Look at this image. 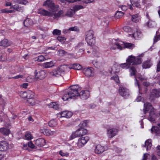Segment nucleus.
<instances>
[{
  "label": "nucleus",
  "instance_id": "nucleus-1",
  "mask_svg": "<svg viewBox=\"0 0 160 160\" xmlns=\"http://www.w3.org/2000/svg\"><path fill=\"white\" fill-rule=\"evenodd\" d=\"M150 110V111L148 119L151 122L155 123L156 118L158 117L160 122V113H158L156 109L153 108L150 103L148 102L145 103L143 109L144 113H146L147 112Z\"/></svg>",
  "mask_w": 160,
  "mask_h": 160
},
{
  "label": "nucleus",
  "instance_id": "nucleus-2",
  "mask_svg": "<svg viewBox=\"0 0 160 160\" xmlns=\"http://www.w3.org/2000/svg\"><path fill=\"white\" fill-rule=\"evenodd\" d=\"M135 47V45L133 44L119 41L113 42L110 47V49L113 50L117 49L119 50H122L125 48L132 49Z\"/></svg>",
  "mask_w": 160,
  "mask_h": 160
},
{
  "label": "nucleus",
  "instance_id": "nucleus-3",
  "mask_svg": "<svg viewBox=\"0 0 160 160\" xmlns=\"http://www.w3.org/2000/svg\"><path fill=\"white\" fill-rule=\"evenodd\" d=\"M142 57V54L139 55L136 57L132 55L129 56L126 59V62L130 66L140 64L142 62V59L141 58Z\"/></svg>",
  "mask_w": 160,
  "mask_h": 160
},
{
  "label": "nucleus",
  "instance_id": "nucleus-4",
  "mask_svg": "<svg viewBox=\"0 0 160 160\" xmlns=\"http://www.w3.org/2000/svg\"><path fill=\"white\" fill-rule=\"evenodd\" d=\"M68 68L67 65H64L60 66L57 69L54 70L50 73L51 76L58 77L63 75L65 72L67 71Z\"/></svg>",
  "mask_w": 160,
  "mask_h": 160
},
{
  "label": "nucleus",
  "instance_id": "nucleus-5",
  "mask_svg": "<svg viewBox=\"0 0 160 160\" xmlns=\"http://www.w3.org/2000/svg\"><path fill=\"white\" fill-rule=\"evenodd\" d=\"M87 133L88 131L86 129L80 128L72 133L69 137V139L72 140L76 138L82 137L86 134Z\"/></svg>",
  "mask_w": 160,
  "mask_h": 160
},
{
  "label": "nucleus",
  "instance_id": "nucleus-6",
  "mask_svg": "<svg viewBox=\"0 0 160 160\" xmlns=\"http://www.w3.org/2000/svg\"><path fill=\"white\" fill-rule=\"evenodd\" d=\"M43 6L53 12L57 11L59 8L58 5H55L53 0H47L43 4Z\"/></svg>",
  "mask_w": 160,
  "mask_h": 160
},
{
  "label": "nucleus",
  "instance_id": "nucleus-7",
  "mask_svg": "<svg viewBox=\"0 0 160 160\" xmlns=\"http://www.w3.org/2000/svg\"><path fill=\"white\" fill-rule=\"evenodd\" d=\"M85 39L88 44L90 45L95 43V38L94 36V32L92 30H89L86 32Z\"/></svg>",
  "mask_w": 160,
  "mask_h": 160
},
{
  "label": "nucleus",
  "instance_id": "nucleus-8",
  "mask_svg": "<svg viewBox=\"0 0 160 160\" xmlns=\"http://www.w3.org/2000/svg\"><path fill=\"white\" fill-rule=\"evenodd\" d=\"M80 90L79 86L78 85H73L71 86L69 90V93L72 97L79 96V91Z\"/></svg>",
  "mask_w": 160,
  "mask_h": 160
},
{
  "label": "nucleus",
  "instance_id": "nucleus-9",
  "mask_svg": "<svg viewBox=\"0 0 160 160\" xmlns=\"http://www.w3.org/2000/svg\"><path fill=\"white\" fill-rule=\"evenodd\" d=\"M89 139V137L87 136L82 137L79 138L76 143V147L78 148L83 147L86 144Z\"/></svg>",
  "mask_w": 160,
  "mask_h": 160
},
{
  "label": "nucleus",
  "instance_id": "nucleus-10",
  "mask_svg": "<svg viewBox=\"0 0 160 160\" xmlns=\"http://www.w3.org/2000/svg\"><path fill=\"white\" fill-rule=\"evenodd\" d=\"M146 2V0H130L131 4L133 6L140 8H142Z\"/></svg>",
  "mask_w": 160,
  "mask_h": 160
},
{
  "label": "nucleus",
  "instance_id": "nucleus-11",
  "mask_svg": "<svg viewBox=\"0 0 160 160\" xmlns=\"http://www.w3.org/2000/svg\"><path fill=\"white\" fill-rule=\"evenodd\" d=\"M83 72L87 77H92L94 76V72L93 68L91 67L85 68L83 70Z\"/></svg>",
  "mask_w": 160,
  "mask_h": 160
},
{
  "label": "nucleus",
  "instance_id": "nucleus-12",
  "mask_svg": "<svg viewBox=\"0 0 160 160\" xmlns=\"http://www.w3.org/2000/svg\"><path fill=\"white\" fill-rule=\"evenodd\" d=\"M118 129L112 128L108 129L107 132V136L108 138H112L117 135L118 132Z\"/></svg>",
  "mask_w": 160,
  "mask_h": 160
},
{
  "label": "nucleus",
  "instance_id": "nucleus-13",
  "mask_svg": "<svg viewBox=\"0 0 160 160\" xmlns=\"http://www.w3.org/2000/svg\"><path fill=\"white\" fill-rule=\"evenodd\" d=\"M107 149L106 147L103 146L101 144H98L96 146L95 149V152L97 154H100Z\"/></svg>",
  "mask_w": 160,
  "mask_h": 160
},
{
  "label": "nucleus",
  "instance_id": "nucleus-14",
  "mask_svg": "<svg viewBox=\"0 0 160 160\" xmlns=\"http://www.w3.org/2000/svg\"><path fill=\"white\" fill-rule=\"evenodd\" d=\"M119 92L120 95L123 97H128L129 95L128 90L123 87H119Z\"/></svg>",
  "mask_w": 160,
  "mask_h": 160
},
{
  "label": "nucleus",
  "instance_id": "nucleus-15",
  "mask_svg": "<svg viewBox=\"0 0 160 160\" xmlns=\"http://www.w3.org/2000/svg\"><path fill=\"white\" fill-rule=\"evenodd\" d=\"M38 13L45 16L53 17V14L50 11L43 9H40L38 11Z\"/></svg>",
  "mask_w": 160,
  "mask_h": 160
},
{
  "label": "nucleus",
  "instance_id": "nucleus-16",
  "mask_svg": "<svg viewBox=\"0 0 160 160\" xmlns=\"http://www.w3.org/2000/svg\"><path fill=\"white\" fill-rule=\"evenodd\" d=\"M79 96L81 99H86L89 97L90 92L88 90L82 91L79 93Z\"/></svg>",
  "mask_w": 160,
  "mask_h": 160
},
{
  "label": "nucleus",
  "instance_id": "nucleus-17",
  "mask_svg": "<svg viewBox=\"0 0 160 160\" xmlns=\"http://www.w3.org/2000/svg\"><path fill=\"white\" fill-rule=\"evenodd\" d=\"M35 76L37 78L42 79H44L46 76V72L44 71H41L38 72H35Z\"/></svg>",
  "mask_w": 160,
  "mask_h": 160
},
{
  "label": "nucleus",
  "instance_id": "nucleus-18",
  "mask_svg": "<svg viewBox=\"0 0 160 160\" xmlns=\"http://www.w3.org/2000/svg\"><path fill=\"white\" fill-rule=\"evenodd\" d=\"M41 132L46 136H52L56 134L55 131H52L47 128H43L40 130Z\"/></svg>",
  "mask_w": 160,
  "mask_h": 160
},
{
  "label": "nucleus",
  "instance_id": "nucleus-19",
  "mask_svg": "<svg viewBox=\"0 0 160 160\" xmlns=\"http://www.w3.org/2000/svg\"><path fill=\"white\" fill-rule=\"evenodd\" d=\"M9 145L8 143L6 141L0 142V151H6L8 149Z\"/></svg>",
  "mask_w": 160,
  "mask_h": 160
},
{
  "label": "nucleus",
  "instance_id": "nucleus-20",
  "mask_svg": "<svg viewBox=\"0 0 160 160\" xmlns=\"http://www.w3.org/2000/svg\"><path fill=\"white\" fill-rule=\"evenodd\" d=\"M160 96V90L153 89L152 90L150 97L151 99L154 98H157Z\"/></svg>",
  "mask_w": 160,
  "mask_h": 160
},
{
  "label": "nucleus",
  "instance_id": "nucleus-21",
  "mask_svg": "<svg viewBox=\"0 0 160 160\" xmlns=\"http://www.w3.org/2000/svg\"><path fill=\"white\" fill-rule=\"evenodd\" d=\"M152 133H154L157 135H160V123H158L157 126H154L151 129Z\"/></svg>",
  "mask_w": 160,
  "mask_h": 160
},
{
  "label": "nucleus",
  "instance_id": "nucleus-22",
  "mask_svg": "<svg viewBox=\"0 0 160 160\" xmlns=\"http://www.w3.org/2000/svg\"><path fill=\"white\" fill-rule=\"evenodd\" d=\"M128 35L130 37H133L136 39H138L142 36L141 31L137 29L135 30L134 33L132 34H129Z\"/></svg>",
  "mask_w": 160,
  "mask_h": 160
},
{
  "label": "nucleus",
  "instance_id": "nucleus-23",
  "mask_svg": "<svg viewBox=\"0 0 160 160\" xmlns=\"http://www.w3.org/2000/svg\"><path fill=\"white\" fill-rule=\"evenodd\" d=\"M67 66L68 68V69H67V71H69L70 69H74L77 70H80L82 68V66L78 63L73 64L70 66L67 65Z\"/></svg>",
  "mask_w": 160,
  "mask_h": 160
},
{
  "label": "nucleus",
  "instance_id": "nucleus-24",
  "mask_svg": "<svg viewBox=\"0 0 160 160\" xmlns=\"http://www.w3.org/2000/svg\"><path fill=\"white\" fill-rule=\"evenodd\" d=\"M35 143L36 145L41 147L45 144V141L42 138H40L35 141Z\"/></svg>",
  "mask_w": 160,
  "mask_h": 160
},
{
  "label": "nucleus",
  "instance_id": "nucleus-25",
  "mask_svg": "<svg viewBox=\"0 0 160 160\" xmlns=\"http://www.w3.org/2000/svg\"><path fill=\"white\" fill-rule=\"evenodd\" d=\"M54 61H52L50 62H44L42 64V66L45 68H49L53 67L55 64Z\"/></svg>",
  "mask_w": 160,
  "mask_h": 160
},
{
  "label": "nucleus",
  "instance_id": "nucleus-26",
  "mask_svg": "<svg viewBox=\"0 0 160 160\" xmlns=\"http://www.w3.org/2000/svg\"><path fill=\"white\" fill-rule=\"evenodd\" d=\"M11 43L8 39H4L0 41V46L7 47L10 46Z\"/></svg>",
  "mask_w": 160,
  "mask_h": 160
},
{
  "label": "nucleus",
  "instance_id": "nucleus-27",
  "mask_svg": "<svg viewBox=\"0 0 160 160\" xmlns=\"http://www.w3.org/2000/svg\"><path fill=\"white\" fill-rule=\"evenodd\" d=\"M152 140L150 139H148L145 141V146L146 147L147 151L150 149L152 146Z\"/></svg>",
  "mask_w": 160,
  "mask_h": 160
},
{
  "label": "nucleus",
  "instance_id": "nucleus-28",
  "mask_svg": "<svg viewBox=\"0 0 160 160\" xmlns=\"http://www.w3.org/2000/svg\"><path fill=\"white\" fill-rule=\"evenodd\" d=\"M152 65V63L150 62V60H148L144 62L142 65L143 68H150Z\"/></svg>",
  "mask_w": 160,
  "mask_h": 160
},
{
  "label": "nucleus",
  "instance_id": "nucleus-29",
  "mask_svg": "<svg viewBox=\"0 0 160 160\" xmlns=\"http://www.w3.org/2000/svg\"><path fill=\"white\" fill-rule=\"evenodd\" d=\"M145 25L150 28H153L156 27V24L154 21L149 20Z\"/></svg>",
  "mask_w": 160,
  "mask_h": 160
},
{
  "label": "nucleus",
  "instance_id": "nucleus-30",
  "mask_svg": "<svg viewBox=\"0 0 160 160\" xmlns=\"http://www.w3.org/2000/svg\"><path fill=\"white\" fill-rule=\"evenodd\" d=\"M32 20L29 18H27L23 22L24 25L26 27H28L32 24Z\"/></svg>",
  "mask_w": 160,
  "mask_h": 160
},
{
  "label": "nucleus",
  "instance_id": "nucleus-31",
  "mask_svg": "<svg viewBox=\"0 0 160 160\" xmlns=\"http://www.w3.org/2000/svg\"><path fill=\"white\" fill-rule=\"evenodd\" d=\"M0 131L1 133L5 135H8L10 133L9 129L5 128H1Z\"/></svg>",
  "mask_w": 160,
  "mask_h": 160
},
{
  "label": "nucleus",
  "instance_id": "nucleus-32",
  "mask_svg": "<svg viewBox=\"0 0 160 160\" xmlns=\"http://www.w3.org/2000/svg\"><path fill=\"white\" fill-rule=\"evenodd\" d=\"M46 60V59L42 55L39 56H38L34 58V61L38 62H44Z\"/></svg>",
  "mask_w": 160,
  "mask_h": 160
},
{
  "label": "nucleus",
  "instance_id": "nucleus-33",
  "mask_svg": "<svg viewBox=\"0 0 160 160\" xmlns=\"http://www.w3.org/2000/svg\"><path fill=\"white\" fill-rule=\"evenodd\" d=\"M49 107L50 108H53L56 110L59 109V105L56 102H52L48 104Z\"/></svg>",
  "mask_w": 160,
  "mask_h": 160
},
{
  "label": "nucleus",
  "instance_id": "nucleus-34",
  "mask_svg": "<svg viewBox=\"0 0 160 160\" xmlns=\"http://www.w3.org/2000/svg\"><path fill=\"white\" fill-rule=\"evenodd\" d=\"M140 19L138 14H136L132 16V20L134 22H136L139 21Z\"/></svg>",
  "mask_w": 160,
  "mask_h": 160
},
{
  "label": "nucleus",
  "instance_id": "nucleus-35",
  "mask_svg": "<svg viewBox=\"0 0 160 160\" xmlns=\"http://www.w3.org/2000/svg\"><path fill=\"white\" fill-rule=\"evenodd\" d=\"M72 98L71 96L69 93L68 91L66 93L64 94L62 99L64 101H66L68 100L69 99H71Z\"/></svg>",
  "mask_w": 160,
  "mask_h": 160
},
{
  "label": "nucleus",
  "instance_id": "nucleus-36",
  "mask_svg": "<svg viewBox=\"0 0 160 160\" xmlns=\"http://www.w3.org/2000/svg\"><path fill=\"white\" fill-rule=\"evenodd\" d=\"M35 76H30L28 77L27 78V80L28 82H31L37 80Z\"/></svg>",
  "mask_w": 160,
  "mask_h": 160
},
{
  "label": "nucleus",
  "instance_id": "nucleus-37",
  "mask_svg": "<svg viewBox=\"0 0 160 160\" xmlns=\"http://www.w3.org/2000/svg\"><path fill=\"white\" fill-rule=\"evenodd\" d=\"M129 71L131 76H135L136 72V70L135 68L134 67H131Z\"/></svg>",
  "mask_w": 160,
  "mask_h": 160
},
{
  "label": "nucleus",
  "instance_id": "nucleus-38",
  "mask_svg": "<svg viewBox=\"0 0 160 160\" xmlns=\"http://www.w3.org/2000/svg\"><path fill=\"white\" fill-rule=\"evenodd\" d=\"M63 11L62 10L59 11L57 13H54L53 14V18H58L59 17L62 16V14L63 13Z\"/></svg>",
  "mask_w": 160,
  "mask_h": 160
},
{
  "label": "nucleus",
  "instance_id": "nucleus-39",
  "mask_svg": "<svg viewBox=\"0 0 160 160\" xmlns=\"http://www.w3.org/2000/svg\"><path fill=\"white\" fill-rule=\"evenodd\" d=\"M15 2L16 3L23 5H26L28 3V2L25 0H16Z\"/></svg>",
  "mask_w": 160,
  "mask_h": 160
},
{
  "label": "nucleus",
  "instance_id": "nucleus-40",
  "mask_svg": "<svg viewBox=\"0 0 160 160\" xmlns=\"http://www.w3.org/2000/svg\"><path fill=\"white\" fill-rule=\"evenodd\" d=\"M119 66L121 68L125 69H127L130 67V66L129 65V64L127 62L126 63L120 64L119 65Z\"/></svg>",
  "mask_w": 160,
  "mask_h": 160
},
{
  "label": "nucleus",
  "instance_id": "nucleus-41",
  "mask_svg": "<svg viewBox=\"0 0 160 160\" xmlns=\"http://www.w3.org/2000/svg\"><path fill=\"white\" fill-rule=\"evenodd\" d=\"M58 117L59 118H60L62 117L66 118V111L61 112L57 114Z\"/></svg>",
  "mask_w": 160,
  "mask_h": 160
},
{
  "label": "nucleus",
  "instance_id": "nucleus-42",
  "mask_svg": "<svg viewBox=\"0 0 160 160\" xmlns=\"http://www.w3.org/2000/svg\"><path fill=\"white\" fill-rule=\"evenodd\" d=\"M123 15V13L121 11H118L116 13L115 17L116 18H120Z\"/></svg>",
  "mask_w": 160,
  "mask_h": 160
},
{
  "label": "nucleus",
  "instance_id": "nucleus-43",
  "mask_svg": "<svg viewBox=\"0 0 160 160\" xmlns=\"http://www.w3.org/2000/svg\"><path fill=\"white\" fill-rule=\"evenodd\" d=\"M57 124L56 121L54 119L50 120L48 123V125L51 127L55 126Z\"/></svg>",
  "mask_w": 160,
  "mask_h": 160
},
{
  "label": "nucleus",
  "instance_id": "nucleus-44",
  "mask_svg": "<svg viewBox=\"0 0 160 160\" xmlns=\"http://www.w3.org/2000/svg\"><path fill=\"white\" fill-rule=\"evenodd\" d=\"M27 102L31 105H34L36 103V101L33 98H28L27 100Z\"/></svg>",
  "mask_w": 160,
  "mask_h": 160
},
{
  "label": "nucleus",
  "instance_id": "nucleus-45",
  "mask_svg": "<svg viewBox=\"0 0 160 160\" xmlns=\"http://www.w3.org/2000/svg\"><path fill=\"white\" fill-rule=\"evenodd\" d=\"M84 7L81 5H77L74 6L73 8V9L75 12L76 11H78L81 9L84 8Z\"/></svg>",
  "mask_w": 160,
  "mask_h": 160
},
{
  "label": "nucleus",
  "instance_id": "nucleus-46",
  "mask_svg": "<svg viewBox=\"0 0 160 160\" xmlns=\"http://www.w3.org/2000/svg\"><path fill=\"white\" fill-rule=\"evenodd\" d=\"M75 13V12L73 9H70L68 10V12L66 14V15L69 17H72Z\"/></svg>",
  "mask_w": 160,
  "mask_h": 160
},
{
  "label": "nucleus",
  "instance_id": "nucleus-47",
  "mask_svg": "<svg viewBox=\"0 0 160 160\" xmlns=\"http://www.w3.org/2000/svg\"><path fill=\"white\" fill-rule=\"evenodd\" d=\"M59 153L62 157H68L69 155V153L64 150L60 151Z\"/></svg>",
  "mask_w": 160,
  "mask_h": 160
},
{
  "label": "nucleus",
  "instance_id": "nucleus-48",
  "mask_svg": "<svg viewBox=\"0 0 160 160\" xmlns=\"http://www.w3.org/2000/svg\"><path fill=\"white\" fill-rule=\"evenodd\" d=\"M27 98H31L33 97L34 96V93L32 91L29 90L27 91Z\"/></svg>",
  "mask_w": 160,
  "mask_h": 160
},
{
  "label": "nucleus",
  "instance_id": "nucleus-49",
  "mask_svg": "<svg viewBox=\"0 0 160 160\" xmlns=\"http://www.w3.org/2000/svg\"><path fill=\"white\" fill-rule=\"evenodd\" d=\"M135 78H138L141 81H144L147 79V78L144 76H142L140 74H138L135 76Z\"/></svg>",
  "mask_w": 160,
  "mask_h": 160
},
{
  "label": "nucleus",
  "instance_id": "nucleus-50",
  "mask_svg": "<svg viewBox=\"0 0 160 160\" xmlns=\"http://www.w3.org/2000/svg\"><path fill=\"white\" fill-rule=\"evenodd\" d=\"M52 33L55 36L60 35L61 34V31L58 29H55L53 31Z\"/></svg>",
  "mask_w": 160,
  "mask_h": 160
},
{
  "label": "nucleus",
  "instance_id": "nucleus-51",
  "mask_svg": "<svg viewBox=\"0 0 160 160\" xmlns=\"http://www.w3.org/2000/svg\"><path fill=\"white\" fill-rule=\"evenodd\" d=\"M32 138V136L29 132L26 133L24 139L27 140H30Z\"/></svg>",
  "mask_w": 160,
  "mask_h": 160
},
{
  "label": "nucleus",
  "instance_id": "nucleus-52",
  "mask_svg": "<svg viewBox=\"0 0 160 160\" xmlns=\"http://www.w3.org/2000/svg\"><path fill=\"white\" fill-rule=\"evenodd\" d=\"M7 60V56L6 54L4 53L0 57V61L4 62Z\"/></svg>",
  "mask_w": 160,
  "mask_h": 160
},
{
  "label": "nucleus",
  "instance_id": "nucleus-53",
  "mask_svg": "<svg viewBox=\"0 0 160 160\" xmlns=\"http://www.w3.org/2000/svg\"><path fill=\"white\" fill-rule=\"evenodd\" d=\"M14 12L13 10H8L7 9H3L0 10V12L1 13H12Z\"/></svg>",
  "mask_w": 160,
  "mask_h": 160
},
{
  "label": "nucleus",
  "instance_id": "nucleus-54",
  "mask_svg": "<svg viewBox=\"0 0 160 160\" xmlns=\"http://www.w3.org/2000/svg\"><path fill=\"white\" fill-rule=\"evenodd\" d=\"M27 92L21 91L19 92V96L23 98H27Z\"/></svg>",
  "mask_w": 160,
  "mask_h": 160
},
{
  "label": "nucleus",
  "instance_id": "nucleus-55",
  "mask_svg": "<svg viewBox=\"0 0 160 160\" xmlns=\"http://www.w3.org/2000/svg\"><path fill=\"white\" fill-rule=\"evenodd\" d=\"M58 53L59 56H62L65 55L67 52L63 50L60 49L58 50Z\"/></svg>",
  "mask_w": 160,
  "mask_h": 160
},
{
  "label": "nucleus",
  "instance_id": "nucleus-56",
  "mask_svg": "<svg viewBox=\"0 0 160 160\" xmlns=\"http://www.w3.org/2000/svg\"><path fill=\"white\" fill-rule=\"evenodd\" d=\"M111 80H114L117 83H119V77L117 75H115L112 77L111 78Z\"/></svg>",
  "mask_w": 160,
  "mask_h": 160
},
{
  "label": "nucleus",
  "instance_id": "nucleus-57",
  "mask_svg": "<svg viewBox=\"0 0 160 160\" xmlns=\"http://www.w3.org/2000/svg\"><path fill=\"white\" fill-rule=\"evenodd\" d=\"M150 156L149 154L145 153L143 155L142 160H149Z\"/></svg>",
  "mask_w": 160,
  "mask_h": 160
},
{
  "label": "nucleus",
  "instance_id": "nucleus-58",
  "mask_svg": "<svg viewBox=\"0 0 160 160\" xmlns=\"http://www.w3.org/2000/svg\"><path fill=\"white\" fill-rule=\"evenodd\" d=\"M57 39L58 41L62 43H63L65 42L66 38L64 37L61 36H58L57 37Z\"/></svg>",
  "mask_w": 160,
  "mask_h": 160
},
{
  "label": "nucleus",
  "instance_id": "nucleus-59",
  "mask_svg": "<svg viewBox=\"0 0 160 160\" xmlns=\"http://www.w3.org/2000/svg\"><path fill=\"white\" fill-rule=\"evenodd\" d=\"M123 29L127 32H130L132 31V29L128 26H125L123 27Z\"/></svg>",
  "mask_w": 160,
  "mask_h": 160
},
{
  "label": "nucleus",
  "instance_id": "nucleus-60",
  "mask_svg": "<svg viewBox=\"0 0 160 160\" xmlns=\"http://www.w3.org/2000/svg\"><path fill=\"white\" fill-rule=\"evenodd\" d=\"M70 31H79V29L77 27L75 26L69 28Z\"/></svg>",
  "mask_w": 160,
  "mask_h": 160
},
{
  "label": "nucleus",
  "instance_id": "nucleus-61",
  "mask_svg": "<svg viewBox=\"0 0 160 160\" xmlns=\"http://www.w3.org/2000/svg\"><path fill=\"white\" fill-rule=\"evenodd\" d=\"M87 122L86 121H82L80 123L79 125L81 128H83L84 127L86 126L87 125Z\"/></svg>",
  "mask_w": 160,
  "mask_h": 160
},
{
  "label": "nucleus",
  "instance_id": "nucleus-62",
  "mask_svg": "<svg viewBox=\"0 0 160 160\" xmlns=\"http://www.w3.org/2000/svg\"><path fill=\"white\" fill-rule=\"evenodd\" d=\"M72 115V112L66 111V118H70Z\"/></svg>",
  "mask_w": 160,
  "mask_h": 160
},
{
  "label": "nucleus",
  "instance_id": "nucleus-63",
  "mask_svg": "<svg viewBox=\"0 0 160 160\" xmlns=\"http://www.w3.org/2000/svg\"><path fill=\"white\" fill-rule=\"evenodd\" d=\"M24 78V76L22 75L19 74L15 76L14 77H12V78L14 79H18V78Z\"/></svg>",
  "mask_w": 160,
  "mask_h": 160
},
{
  "label": "nucleus",
  "instance_id": "nucleus-64",
  "mask_svg": "<svg viewBox=\"0 0 160 160\" xmlns=\"http://www.w3.org/2000/svg\"><path fill=\"white\" fill-rule=\"evenodd\" d=\"M156 152L158 155L160 156V144L157 146L156 148Z\"/></svg>",
  "mask_w": 160,
  "mask_h": 160
}]
</instances>
